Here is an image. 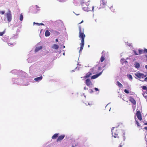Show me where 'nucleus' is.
I'll list each match as a JSON object with an SVG mask.
<instances>
[{
    "label": "nucleus",
    "mask_w": 147,
    "mask_h": 147,
    "mask_svg": "<svg viewBox=\"0 0 147 147\" xmlns=\"http://www.w3.org/2000/svg\"><path fill=\"white\" fill-rule=\"evenodd\" d=\"M63 55H65V53H63Z\"/></svg>",
    "instance_id": "nucleus-49"
},
{
    "label": "nucleus",
    "mask_w": 147,
    "mask_h": 147,
    "mask_svg": "<svg viewBox=\"0 0 147 147\" xmlns=\"http://www.w3.org/2000/svg\"><path fill=\"white\" fill-rule=\"evenodd\" d=\"M23 15H22V14H20V21H22L23 20Z\"/></svg>",
    "instance_id": "nucleus-23"
},
{
    "label": "nucleus",
    "mask_w": 147,
    "mask_h": 147,
    "mask_svg": "<svg viewBox=\"0 0 147 147\" xmlns=\"http://www.w3.org/2000/svg\"><path fill=\"white\" fill-rule=\"evenodd\" d=\"M42 49V47L41 46L36 47L35 50V52H37L39 51L40 50Z\"/></svg>",
    "instance_id": "nucleus-17"
},
{
    "label": "nucleus",
    "mask_w": 147,
    "mask_h": 147,
    "mask_svg": "<svg viewBox=\"0 0 147 147\" xmlns=\"http://www.w3.org/2000/svg\"><path fill=\"white\" fill-rule=\"evenodd\" d=\"M91 78V79H92V77H91V78Z\"/></svg>",
    "instance_id": "nucleus-52"
},
{
    "label": "nucleus",
    "mask_w": 147,
    "mask_h": 147,
    "mask_svg": "<svg viewBox=\"0 0 147 147\" xmlns=\"http://www.w3.org/2000/svg\"><path fill=\"white\" fill-rule=\"evenodd\" d=\"M65 136V135H62L59 136L57 140V141L59 142L62 140L64 138Z\"/></svg>",
    "instance_id": "nucleus-8"
},
{
    "label": "nucleus",
    "mask_w": 147,
    "mask_h": 147,
    "mask_svg": "<svg viewBox=\"0 0 147 147\" xmlns=\"http://www.w3.org/2000/svg\"><path fill=\"white\" fill-rule=\"evenodd\" d=\"M33 23L34 24H35L36 25H39V24L38 23H35V22H34Z\"/></svg>",
    "instance_id": "nucleus-34"
},
{
    "label": "nucleus",
    "mask_w": 147,
    "mask_h": 147,
    "mask_svg": "<svg viewBox=\"0 0 147 147\" xmlns=\"http://www.w3.org/2000/svg\"><path fill=\"white\" fill-rule=\"evenodd\" d=\"M127 76L129 79H131V80H132V76L131 75H130V74L128 75H127Z\"/></svg>",
    "instance_id": "nucleus-25"
},
{
    "label": "nucleus",
    "mask_w": 147,
    "mask_h": 147,
    "mask_svg": "<svg viewBox=\"0 0 147 147\" xmlns=\"http://www.w3.org/2000/svg\"><path fill=\"white\" fill-rule=\"evenodd\" d=\"M102 69L100 67H98V70L99 71L100 70H101Z\"/></svg>",
    "instance_id": "nucleus-29"
},
{
    "label": "nucleus",
    "mask_w": 147,
    "mask_h": 147,
    "mask_svg": "<svg viewBox=\"0 0 147 147\" xmlns=\"http://www.w3.org/2000/svg\"><path fill=\"white\" fill-rule=\"evenodd\" d=\"M142 81H147V77H146L145 79H144V80H142Z\"/></svg>",
    "instance_id": "nucleus-31"
},
{
    "label": "nucleus",
    "mask_w": 147,
    "mask_h": 147,
    "mask_svg": "<svg viewBox=\"0 0 147 147\" xmlns=\"http://www.w3.org/2000/svg\"><path fill=\"white\" fill-rule=\"evenodd\" d=\"M55 32L56 33H57V32L56 31H55Z\"/></svg>",
    "instance_id": "nucleus-48"
},
{
    "label": "nucleus",
    "mask_w": 147,
    "mask_h": 147,
    "mask_svg": "<svg viewBox=\"0 0 147 147\" xmlns=\"http://www.w3.org/2000/svg\"><path fill=\"white\" fill-rule=\"evenodd\" d=\"M134 53H135V55H139V54L137 53H136L135 51H134Z\"/></svg>",
    "instance_id": "nucleus-33"
},
{
    "label": "nucleus",
    "mask_w": 147,
    "mask_h": 147,
    "mask_svg": "<svg viewBox=\"0 0 147 147\" xmlns=\"http://www.w3.org/2000/svg\"><path fill=\"white\" fill-rule=\"evenodd\" d=\"M50 33L49 31L48 30H46L45 31V35L46 36H49L50 35Z\"/></svg>",
    "instance_id": "nucleus-16"
},
{
    "label": "nucleus",
    "mask_w": 147,
    "mask_h": 147,
    "mask_svg": "<svg viewBox=\"0 0 147 147\" xmlns=\"http://www.w3.org/2000/svg\"><path fill=\"white\" fill-rule=\"evenodd\" d=\"M145 56L146 57V60L147 61V55H145Z\"/></svg>",
    "instance_id": "nucleus-38"
},
{
    "label": "nucleus",
    "mask_w": 147,
    "mask_h": 147,
    "mask_svg": "<svg viewBox=\"0 0 147 147\" xmlns=\"http://www.w3.org/2000/svg\"><path fill=\"white\" fill-rule=\"evenodd\" d=\"M5 33V31H4L2 32H0V36H2Z\"/></svg>",
    "instance_id": "nucleus-26"
},
{
    "label": "nucleus",
    "mask_w": 147,
    "mask_h": 147,
    "mask_svg": "<svg viewBox=\"0 0 147 147\" xmlns=\"http://www.w3.org/2000/svg\"><path fill=\"white\" fill-rule=\"evenodd\" d=\"M101 5H102L104 6H105L107 3L106 0H101Z\"/></svg>",
    "instance_id": "nucleus-13"
},
{
    "label": "nucleus",
    "mask_w": 147,
    "mask_h": 147,
    "mask_svg": "<svg viewBox=\"0 0 147 147\" xmlns=\"http://www.w3.org/2000/svg\"><path fill=\"white\" fill-rule=\"evenodd\" d=\"M59 134L58 133H56L52 137L53 139H55L58 137Z\"/></svg>",
    "instance_id": "nucleus-14"
},
{
    "label": "nucleus",
    "mask_w": 147,
    "mask_h": 147,
    "mask_svg": "<svg viewBox=\"0 0 147 147\" xmlns=\"http://www.w3.org/2000/svg\"><path fill=\"white\" fill-rule=\"evenodd\" d=\"M143 53H147V49H145L143 50Z\"/></svg>",
    "instance_id": "nucleus-27"
},
{
    "label": "nucleus",
    "mask_w": 147,
    "mask_h": 147,
    "mask_svg": "<svg viewBox=\"0 0 147 147\" xmlns=\"http://www.w3.org/2000/svg\"><path fill=\"white\" fill-rule=\"evenodd\" d=\"M135 67L137 68H139L140 67V65L139 63L136 62L135 64Z\"/></svg>",
    "instance_id": "nucleus-19"
},
{
    "label": "nucleus",
    "mask_w": 147,
    "mask_h": 147,
    "mask_svg": "<svg viewBox=\"0 0 147 147\" xmlns=\"http://www.w3.org/2000/svg\"><path fill=\"white\" fill-rule=\"evenodd\" d=\"M142 89L144 90H147V88L146 86H142L141 87Z\"/></svg>",
    "instance_id": "nucleus-24"
},
{
    "label": "nucleus",
    "mask_w": 147,
    "mask_h": 147,
    "mask_svg": "<svg viewBox=\"0 0 147 147\" xmlns=\"http://www.w3.org/2000/svg\"><path fill=\"white\" fill-rule=\"evenodd\" d=\"M124 92L127 94H128L129 93V91L127 89H125L124 91Z\"/></svg>",
    "instance_id": "nucleus-28"
},
{
    "label": "nucleus",
    "mask_w": 147,
    "mask_h": 147,
    "mask_svg": "<svg viewBox=\"0 0 147 147\" xmlns=\"http://www.w3.org/2000/svg\"><path fill=\"white\" fill-rule=\"evenodd\" d=\"M72 147H75V146H72Z\"/></svg>",
    "instance_id": "nucleus-46"
},
{
    "label": "nucleus",
    "mask_w": 147,
    "mask_h": 147,
    "mask_svg": "<svg viewBox=\"0 0 147 147\" xmlns=\"http://www.w3.org/2000/svg\"><path fill=\"white\" fill-rule=\"evenodd\" d=\"M129 101L131 102L134 105H136V100L133 98L131 97H130L129 98Z\"/></svg>",
    "instance_id": "nucleus-10"
},
{
    "label": "nucleus",
    "mask_w": 147,
    "mask_h": 147,
    "mask_svg": "<svg viewBox=\"0 0 147 147\" xmlns=\"http://www.w3.org/2000/svg\"><path fill=\"white\" fill-rule=\"evenodd\" d=\"M112 136L115 138H117L119 140H125L124 135L123 134L122 135H120L119 134V130L117 128L115 127H113L111 130Z\"/></svg>",
    "instance_id": "nucleus-1"
},
{
    "label": "nucleus",
    "mask_w": 147,
    "mask_h": 147,
    "mask_svg": "<svg viewBox=\"0 0 147 147\" xmlns=\"http://www.w3.org/2000/svg\"><path fill=\"white\" fill-rule=\"evenodd\" d=\"M86 83L87 86H88L91 85V82L89 78L86 79Z\"/></svg>",
    "instance_id": "nucleus-9"
},
{
    "label": "nucleus",
    "mask_w": 147,
    "mask_h": 147,
    "mask_svg": "<svg viewBox=\"0 0 147 147\" xmlns=\"http://www.w3.org/2000/svg\"><path fill=\"white\" fill-rule=\"evenodd\" d=\"M36 8H37V9L39 8V7H38V6L37 5H36Z\"/></svg>",
    "instance_id": "nucleus-35"
},
{
    "label": "nucleus",
    "mask_w": 147,
    "mask_h": 147,
    "mask_svg": "<svg viewBox=\"0 0 147 147\" xmlns=\"http://www.w3.org/2000/svg\"><path fill=\"white\" fill-rule=\"evenodd\" d=\"M102 72H103V70H102L101 71L99 72L98 74H97L96 75H94L93 76H92V79H95L97 78L101 74Z\"/></svg>",
    "instance_id": "nucleus-7"
},
{
    "label": "nucleus",
    "mask_w": 147,
    "mask_h": 147,
    "mask_svg": "<svg viewBox=\"0 0 147 147\" xmlns=\"http://www.w3.org/2000/svg\"><path fill=\"white\" fill-rule=\"evenodd\" d=\"M42 78V76H40L37 78H36L34 79V80L36 81H40L41 80Z\"/></svg>",
    "instance_id": "nucleus-15"
},
{
    "label": "nucleus",
    "mask_w": 147,
    "mask_h": 147,
    "mask_svg": "<svg viewBox=\"0 0 147 147\" xmlns=\"http://www.w3.org/2000/svg\"><path fill=\"white\" fill-rule=\"evenodd\" d=\"M79 37L81 38V43H80V52L82 51L83 49L84 46V39L85 37V35L83 32H82L81 28L80 27H79Z\"/></svg>",
    "instance_id": "nucleus-2"
},
{
    "label": "nucleus",
    "mask_w": 147,
    "mask_h": 147,
    "mask_svg": "<svg viewBox=\"0 0 147 147\" xmlns=\"http://www.w3.org/2000/svg\"><path fill=\"white\" fill-rule=\"evenodd\" d=\"M63 47L64 48H65V46H63Z\"/></svg>",
    "instance_id": "nucleus-47"
},
{
    "label": "nucleus",
    "mask_w": 147,
    "mask_h": 147,
    "mask_svg": "<svg viewBox=\"0 0 147 147\" xmlns=\"http://www.w3.org/2000/svg\"><path fill=\"white\" fill-rule=\"evenodd\" d=\"M102 55L101 56V57L100 58V61L101 62H102L104 61L105 59V58L104 57L105 56V51H102Z\"/></svg>",
    "instance_id": "nucleus-6"
},
{
    "label": "nucleus",
    "mask_w": 147,
    "mask_h": 147,
    "mask_svg": "<svg viewBox=\"0 0 147 147\" xmlns=\"http://www.w3.org/2000/svg\"><path fill=\"white\" fill-rule=\"evenodd\" d=\"M7 18L8 22H10L11 20V16L10 13L7 14Z\"/></svg>",
    "instance_id": "nucleus-11"
},
{
    "label": "nucleus",
    "mask_w": 147,
    "mask_h": 147,
    "mask_svg": "<svg viewBox=\"0 0 147 147\" xmlns=\"http://www.w3.org/2000/svg\"><path fill=\"white\" fill-rule=\"evenodd\" d=\"M88 47H89L90 46L89 45L88 46Z\"/></svg>",
    "instance_id": "nucleus-51"
},
{
    "label": "nucleus",
    "mask_w": 147,
    "mask_h": 147,
    "mask_svg": "<svg viewBox=\"0 0 147 147\" xmlns=\"http://www.w3.org/2000/svg\"><path fill=\"white\" fill-rule=\"evenodd\" d=\"M144 125H147V123H144Z\"/></svg>",
    "instance_id": "nucleus-43"
},
{
    "label": "nucleus",
    "mask_w": 147,
    "mask_h": 147,
    "mask_svg": "<svg viewBox=\"0 0 147 147\" xmlns=\"http://www.w3.org/2000/svg\"><path fill=\"white\" fill-rule=\"evenodd\" d=\"M58 29V31H60V29Z\"/></svg>",
    "instance_id": "nucleus-44"
},
{
    "label": "nucleus",
    "mask_w": 147,
    "mask_h": 147,
    "mask_svg": "<svg viewBox=\"0 0 147 147\" xmlns=\"http://www.w3.org/2000/svg\"><path fill=\"white\" fill-rule=\"evenodd\" d=\"M117 85L119 87L122 88L123 87V85L119 81L117 82Z\"/></svg>",
    "instance_id": "nucleus-20"
},
{
    "label": "nucleus",
    "mask_w": 147,
    "mask_h": 147,
    "mask_svg": "<svg viewBox=\"0 0 147 147\" xmlns=\"http://www.w3.org/2000/svg\"><path fill=\"white\" fill-rule=\"evenodd\" d=\"M135 121H136V124L137 125V126L138 127H140V124L139 123H138V121L137 120H136V116H135Z\"/></svg>",
    "instance_id": "nucleus-21"
},
{
    "label": "nucleus",
    "mask_w": 147,
    "mask_h": 147,
    "mask_svg": "<svg viewBox=\"0 0 147 147\" xmlns=\"http://www.w3.org/2000/svg\"><path fill=\"white\" fill-rule=\"evenodd\" d=\"M4 13H5V11H0V13H1L2 14H4Z\"/></svg>",
    "instance_id": "nucleus-30"
},
{
    "label": "nucleus",
    "mask_w": 147,
    "mask_h": 147,
    "mask_svg": "<svg viewBox=\"0 0 147 147\" xmlns=\"http://www.w3.org/2000/svg\"><path fill=\"white\" fill-rule=\"evenodd\" d=\"M136 116L139 120L141 121L142 120V115L140 111H138L137 112Z\"/></svg>",
    "instance_id": "nucleus-5"
},
{
    "label": "nucleus",
    "mask_w": 147,
    "mask_h": 147,
    "mask_svg": "<svg viewBox=\"0 0 147 147\" xmlns=\"http://www.w3.org/2000/svg\"><path fill=\"white\" fill-rule=\"evenodd\" d=\"M94 89H95V90L96 91H98L99 90L98 89V88H94Z\"/></svg>",
    "instance_id": "nucleus-32"
},
{
    "label": "nucleus",
    "mask_w": 147,
    "mask_h": 147,
    "mask_svg": "<svg viewBox=\"0 0 147 147\" xmlns=\"http://www.w3.org/2000/svg\"><path fill=\"white\" fill-rule=\"evenodd\" d=\"M82 8L85 11H89L88 6L89 5L88 1H86V0H83L81 3Z\"/></svg>",
    "instance_id": "nucleus-3"
},
{
    "label": "nucleus",
    "mask_w": 147,
    "mask_h": 147,
    "mask_svg": "<svg viewBox=\"0 0 147 147\" xmlns=\"http://www.w3.org/2000/svg\"><path fill=\"white\" fill-rule=\"evenodd\" d=\"M119 147H123V146H122V145L120 144V145Z\"/></svg>",
    "instance_id": "nucleus-39"
},
{
    "label": "nucleus",
    "mask_w": 147,
    "mask_h": 147,
    "mask_svg": "<svg viewBox=\"0 0 147 147\" xmlns=\"http://www.w3.org/2000/svg\"><path fill=\"white\" fill-rule=\"evenodd\" d=\"M90 105L89 103H88V105Z\"/></svg>",
    "instance_id": "nucleus-50"
},
{
    "label": "nucleus",
    "mask_w": 147,
    "mask_h": 147,
    "mask_svg": "<svg viewBox=\"0 0 147 147\" xmlns=\"http://www.w3.org/2000/svg\"><path fill=\"white\" fill-rule=\"evenodd\" d=\"M92 75V73L90 72H88V73L84 76V78L85 79L89 78L90 77V76Z\"/></svg>",
    "instance_id": "nucleus-12"
},
{
    "label": "nucleus",
    "mask_w": 147,
    "mask_h": 147,
    "mask_svg": "<svg viewBox=\"0 0 147 147\" xmlns=\"http://www.w3.org/2000/svg\"><path fill=\"white\" fill-rule=\"evenodd\" d=\"M93 9H94V7H92V10H93Z\"/></svg>",
    "instance_id": "nucleus-45"
},
{
    "label": "nucleus",
    "mask_w": 147,
    "mask_h": 147,
    "mask_svg": "<svg viewBox=\"0 0 147 147\" xmlns=\"http://www.w3.org/2000/svg\"><path fill=\"white\" fill-rule=\"evenodd\" d=\"M135 75L138 78L141 79V81L142 79H144V78L146 77V75H145L141 73H136L135 74Z\"/></svg>",
    "instance_id": "nucleus-4"
},
{
    "label": "nucleus",
    "mask_w": 147,
    "mask_h": 147,
    "mask_svg": "<svg viewBox=\"0 0 147 147\" xmlns=\"http://www.w3.org/2000/svg\"><path fill=\"white\" fill-rule=\"evenodd\" d=\"M39 25H44V24L42 23H41L39 24Z\"/></svg>",
    "instance_id": "nucleus-37"
},
{
    "label": "nucleus",
    "mask_w": 147,
    "mask_h": 147,
    "mask_svg": "<svg viewBox=\"0 0 147 147\" xmlns=\"http://www.w3.org/2000/svg\"><path fill=\"white\" fill-rule=\"evenodd\" d=\"M145 67L147 69V65H145Z\"/></svg>",
    "instance_id": "nucleus-41"
},
{
    "label": "nucleus",
    "mask_w": 147,
    "mask_h": 147,
    "mask_svg": "<svg viewBox=\"0 0 147 147\" xmlns=\"http://www.w3.org/2000/svg\"><path fill=\"white\" fill-rule=\"evenodd\" d=\"M138 51L139 53V55H140L143 53V50L141 49H139L138 50Z\"/></svg>",
    "instance_id": "nucleus-22"
},
{
    "label": "nucleus",
    "mask_w": 147,
    "mask_h": 147,
    "mask_svg": "<svg viewBox=\"0 0 147 147\" xmlns=\"http://www.w3.org/2000/svg\"><path fill=\"white\" fill-rule=\"evenodd\" d=\"M83 22V21L82 20V21L81 22H80L79 23V24H81V23H82Z\"/></svg>",
    "instance_id": "nucleus-42"
},
{
    "label": "nucleus",
    "mask_w": 147,
    "mask_h": 147,
    "mask_svg": "<svg viewBox=\"0 0 147 147\" xmlns=\"http://www.w3.org/2000/svg\"><path fill=\"white\" fill-rule=\"evenodd\" d=\"M59 46L58 45L54 44L52 47V48L53 49H57L59 48Z\"/></svg>",
    "instance_id": "nucleus-18"
},
{
    "label": "nucleus",
    "mask_w": 147,
    "mask_h": 147,
    "mask_svg": "<svg viewBox=\"0 0 147 147\" xmlns=\"http://www.w3.org/2000/svg\"><path fill=\"white\" fill-rule=\"evenodd\" d=\"M55 41L56 42H58V39H56L55 40Z\"/></svg>",
    "instance_id": "nucleus-40"
},
{
    "label": "nucleus",
    "mask_w": 147,
    "mask_h": 147,
    "mask_svg": "<svg viewBox=\"0 0 147 147\" xmlns=\"http://www.w3.org/2000/svg\"><path fill=\"white\" fill-rule=\"evenodd\" d=\"M144 129H145L146 130H147V127H144Z\"/></svg>",
    "instance_id": "nucleus-36"
}]
</instances>
